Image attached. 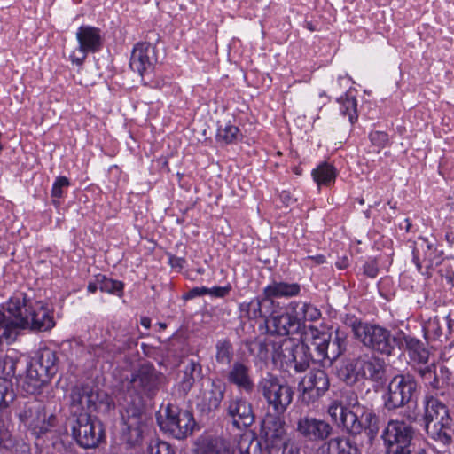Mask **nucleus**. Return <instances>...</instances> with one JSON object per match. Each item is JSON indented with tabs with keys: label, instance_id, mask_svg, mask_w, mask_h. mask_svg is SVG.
Returning a JSON list of instances; mask_svg holds the SVG:
<instances>
[{
	"label": "nucleus",
	"instance_id": "obj_1",
	"mask_svg": "<svg viewBox=\"0 0 454 454\" xmlns=\"http://www.w3.org/2000/svg\"><path fill=\"white\" fill-rule=\"evenodd\" d=\"M163 376L153 364H144L131 373L129 395L120 412L123 427V438L132 447L143 438V427L146 421L145 398L153 399L159 392Z\"/></svg>",
	"mask_w": 454,
	"mask_h": 454
},
{
	"label": "nucleus",
	"instance_id": "obj_2",
	"mask_svg": "<svg viewBox=\"0 0 454 454\" xmlns=\"http://www.w3.org/2000/svg\"><path fill=\"white\" fill-rule=\"evenodd\" d=\"M344 323L351 329L354 338L365 348L381 355H392L399 340V333L393 335L387 328L363 321L356 316H346Z\"/></svg>",
	"mask_w": 454,
	"mask_h": 454
},
{
	"label": "nucleus",
	"instance_id": "obj_3",
	"mask_svg": "<svg viewBox=\"0 0 454 454\" xmlns=\"http://www.w3.org/2000/svg\"><path fill=\"white\" fill-rule=\"evenodd\" d=\"M340 376L348 385L362 380L382 383L386 376L385 361L370 353H363L347 361L340 370Z\"/></svg>",
	"mask_w": 454,
	"mask_h": 454
},
{
	"label": "nucleus",
	"instance_id": "obj_4",
	"mask_svg": "<svg viewBox=\"0 0 454 454\" xmlns=\"http://www.w3.org/2000/svg\"><path fill=\"white\" fill-rule=\"evenodd\" d=\"M423 422L429 437L445 446L452 442V419L448 407L434 396L424 400Z\"/></svg>",
	"mask_w": 454,
	"mask_h": 454
},
{
	"label": "nucleus",
	"instance_id": "obj_5",
	"mask_svg": "<svg viewBox=\"0 0 454 454\" xmlns=\"http://www.w3.org/2000/svg\"><path fill=\"white\" fill-rule=\"evenodd\" d=\"M418 416L415 409L407 406L403 414V420H389L382 434L387 447V454H411L414 436L411 423L418 419Z\"/></svg>",
	"mask_w": 454,
	"mask_h": 454
},
{
	"label": "nucleus",
	"instance_id": "obj_6",
	"mask_svg": "<svg viewBox=\"0 0 454 454\" xmlns=\"http://www.w3.org/2000/svg\"><path fill=\"white\" fill-rule=\"evenodd\" d=\"M272 359L279 361L286 370L294 369L296 373H301L309 367L311 356L309 347L295 339L286 338L272 343Z\"/></svg>",
	"mask_w": 454,
	"mask_h": 454
},
{
	"label": "nucleus",
	"instance_id": "obj_7",
	"mask_svg": "<svg viewBox=\"0 0 454 454\" xmlns=\"http://www.w3.org/2000/svg\"><path fill=\"white\" fill-rule=\"evenodd\" d=\"M419 389V383L412 374L395 375L389 381L387 391L383 396L384 407L387 411H395L416 402Z\"/></svg>",
	"mask_w": 454,
	"mask_h": 454
},
{
	"label": "nucleus",
	"instance_id": "obj_8",
	"mask_svg": "<svg viewBox=\"0 0 454 454\" xmlns=\"http://www.w3.org/2000/svg\"><path fill=\"white\" fill-rule=\"evenodd\" d=\"M257 392L278 415H281L286 411L294 395L292 387L287 384L281 383L279 379L271 373H267L260 379L257 384Z\"/></svg>",
	"mask_w": 454,
	"mask_h": 454
},
{
	"label": "nucleus",
	"instance_id": "obj_9",
	"mask_svg": "<svg viewBox=\"0 0 454 454\" xmlns=\"http://www.w3.org/2000/svg\"><path fill=\"white\" fill-rule=\"evenodd\" d=\"M71 431L74 440L84 449L95 448L105 439L102 423L86 412L77 417Z\"/></svg>",
	"mask_w": 454,
	"mask_h": 454
},
{
	"label": "nucleus",
	"instance_id": "obj_10",
	"mask_svg": "<svg viewBox=\"0 0 454 454\" xmlns=\"http://www.w3.org/2000/svg\"><path fill=\"white\" fill-rule=\"evenodd\" d=\"M158 422L161 429L168 432L176 439H184L191 434L195 421L192 414L187 410H180L176 406L168 404L165 409V419Z\"/></svg>",
	"mask_w": 454,
	"mask_h": 454
},
{
	"label": "nucleus",
	"instance_id": "obj_11",
	"mask_svg": "<svg viewBox=\"0 0 454 454\" xmlns=\"http://www.w3.org/2000/svg\"><path fill=\"white\" fill-rule=\"evenodd\" d=\"M77 48L70 54L69 59L76 66H82L89 53H95L103 46L101 30L96 27L83 25L76 32Z\"/></svg>",
	"mask_w": 454,
	"mask_h": 454
},
{
	"label": "nucleus",
	"instance_id": "obj_12",
	"mask_svg": "<svg viewBox=\"0 0 454 454\" xmlns=\"http://www.w3.org/2000/svg\"><path fill=\"white\" fill-rule=\"evenodd\" d=\"M347 344V335L340 330L335 331L333 338L327 333H318L312 340L318 359L327 361L329 364H332L346 351Z\"/></svg>",
	"mask_w": 454,
	"mask_h": 454
},
{
	"label": "nucleus",
	"instance_id": "obj_13",
	"mask_svg": "<svg viewBox=\"0 0 454 454\" xmlns=\"http://www.w3.org/2000/svg\"><path fill=\"white\" fill-rule=\"evenodd\" d=\"M302 392L301 401L310 405L317 402L328 391L330 381L327 373L324 370H311L301 383Z\"/></svg>",
	"mask_w": 454,
	"mask_h": 454
},
{
	"label": "nucleus",
	"instance_id": "obj_14",
	"mask_svg": "<svg viewBox=\"0 0 454 454\" xmlns=\"http://www.w3.org/2000/svg\"><path fill=\"white\" fill-rule=\"evenodd\" d=\"M331 425L324 419L311 416H301L296 422V432L308 442L326 440L332 434Z\"/></svg>",
	"mask_w": 454,
	"mask_h": 454
},
{
	"label": "nucleus",
	"instance_id": "obj_15",
	"mask_svg": "<svg viewBox=\"0 0 454 454\" xmlns=\"http://www.w3.org/2000/svg\"><path fill=\"white\" fill-rule=\"evenodd\" d=\"M157 63L154 47L149 43H137L131 52L130 68L140 76L151 74Z\"/></svg>",
	"mask_w": 454,
	"mask_h": 454
},
{
	"label": "nucleus",
	"instance_id": "obj_16",
	"mask_svg": "<svg viewBox=\"0 0 454 454\" xmlns=\"http://www.w3.org/2000/svg\"><path fill=\"white\" fill-rule=\"evenodd\" d=\"M21 388L28 395L41 399H49L52 396V387L50 380L40 373L33 365L27 371V374L21 383Z\"/></svg>",
	"mask_w": 454,
	"mask_h": 454
},
{
	"label": "nucleus",
	"instance_id": "obj_17",
	"mask_svg": "<svg viewBox=\"0 0 454 454\" xmlns=\"http://www.w3.org/2000/svg\"><path fill=\"white\" fill-rule=\"evenodd\" d=\"M225 387L213 380L207 387L200 390L196 397V407L202 414H209L217 410L224 397Z\"/></svg>",
	"mask_w": 454,
	"mask_h": 454
},
{
	"label": "nucleus",
	"instance_id": "obj_18",
	"mask_svg": "<svg viewBox=\"0 0 454 454\" xmlns=\"http://www.w3.org/2000/svg\"><path fill=\"white\" fill-rule=\"evenodd\" d=\"M227 416L237 428H246L254 420L251 404L244 398L235 397L227 402Z\"/></svg>",
	"mask_w": 454,
	"mask_h": 454
},
{
	"label": "nucleus",
	"instance_id": "obj_19",
	"mask_svg": "<svg viewBox=\"0 0 454 454\" xmlns=\"http://www.w3.org/2000/svg\"><path fill=\"white\" fill-rule=\"evenodd\" d=\"M264 323L267 333L271 335L286 336L298 333L301 330L287 309L285 313L270 317Z\"/></svg>",
	"mask_w": 454,
	"mask_h": 454
},
{
	"label": "nucleus",
	"instance_id": "obj_20",
	"mask_svg": "<svg viewBox=\"0 0 454 454\" xmlns=\"http://www.w3.org/2000/svg\"><path fill=\"white\" fill-rule=\"evenodd\" d=\"M356 419V423L359 424L357 432L348 433L352 435H357L364 431L368 438V442L372 444L380 431L379 418L375 411L372 407L364 405L357 411Z\"/></svg>",
	"mask_w": 454,
	"mask_h": 454
},
{
	"label": "nucleus",
	"instance_id": "obj_21",
	"mask_svg": "<svg viewBox=\"0 0 454 454\" xmlns=\"http://www.w3.org/2000/svg\"><path fill=\"white\" fill-rule=\"evenodd\" d=\"M43 399L19 400L14 408V414L27 429L33 425L46 406Z\"/></svg>",
	"mask_w": 454,
	"mask_h": 454
},
{
	"label": "nucleus",
	"instance_id": "obj_22",
	"mask_svg": "<svg viewBox=\"0 0 454 454\" xmlns=\"http://www.w3.org/2000/svg\"><path fill=\"white\" fill-rule=\"evenodd\" d=\"M412 262L418 271L422 270V262H427V267H432L434 263L440 262V254L434 243L427 238H419V242L412 249Z\"/></svg>",
	"mask_w": 454,
	"mask_h": 454
},
{
	"label": "nucleus",
	"instance_id": "obj_23",
	"mask_svg": "<svg viewBox=\"0 0 454 454\" xmlns=\"http://www.w3.org/2000/svg\"><path fill=\"white\" fill-rule=\"evenodd\" d=\"M227 374V380L239 390L250 394L254 389V382L250 376V367L243 361H236Z\"/></svg>",
	"mask_w": 454,
	"mask_h": 454
},
{
	"label": "nucleus",
	"instance_id": "obj_24",
	"mask_svg": "<svg viewBox=\"0 0 454 454\" xmlns=\"http://www.w3.org/2000/svg\"><path fill=\"white\" fill-rule=\"evenodd\" d=\"M262 431L269 442L270 449L272 448L274 450L278 447V443L284 440L286 434L285 422L278 414L277 416L268 415L263 419Z\"/></svg>",
	"mask_w": 454,
	"mask_h": 454
},
{
	"label": "nucleus",
	"instance_id": "obj_25",
	"mask_svg": "<svg viewBox=\"0 0 454 454\" xmlns=\"http://www.w3.org/2000/svg\"><path fill=\"white\" fill-rule=\"evenodd\" d=\"M396 346L400 348L405 347L411 360L419 364H427L429 359V351L420 340L399 332V338Z\"/></svg>",
	"mask_w": 454,
	"mask_h": 454
},
{
	"label": "nucleus",
	"instance_id": "obj_26",
	"mask_svg": "<svg viewBox=\"0 0 454 454\" xmlns=\"http://www.w3.org/2000/svg\"><path fill=\"white\" fill-rule=\"evenodd\" d=\"M202 378L203 372L200 363L192 358L188 359L182 371V376L178 383V391L183 395H186L194 384L202 380Z\"/></svg>",
	"mask_w": 454,
	"mask_h": 454
},
{
	"label": "nucleus",
	"instance_id": "obj_27",
	"mask_svg": "<svg viewBox=\"0 0 454 454\" xmlns=\"http://www.w3.org/2000/svg\"><path fill=\"white\" fill-rule=\"evenodd\" d=\"M97 399V395L89 386H76L70 393L71 405L77 408L76 411L95 410Z\"/></svg>",
	"mask_w": 454,
	"mask_h": 454
},
{
	"label": "nucleus",
	"instance_id": "obj_28",
	"mask_svg": "<svg viewBox=\"0 0 454 454\" xmlns=\"http://www.w3.org/2000/svg\"><path fill=\"white\" fill-rule=\"evenodd\" d=\"M317 454H361V451L349 439L335 437L324 442L317 449Z\"/></svg>",
	"mask_w": 454,
	"mask_h": 454
},
{
	"label": "nucleus",
	"instance_id": "obj_29",
	"mask_svg": "<svg viewBox=\"0 0 454 454\" xmlns=\"http://www.w3.org/2000/svg\"><path fill=\"white\" fill-rule=\"evenodd\" d=\"M59 424L56 414L48 412L45 409L41 416L34 421L33 425L28 428L30 434L36 439L42 438L48 433L52 432Z\"/></svg>",
	"mask_w": 454,
	"mask_h": 454
},
{
	"label": "nucleus",
	"instance_id": "obj_30",
	"mask_svg": "<svg viewBox=\"0 0 454 454\" xmlns=\"http://www.w3.org/2000/svg\"><path fill=\"white\" fill-rule=\"evenodd\" d=\"M268 295L275 298L290 299L300 295L301 286L298 283H289L285 281L273 280L265 287Z\"/></svg>",
	"mask_w": 454,
	"mask_h": 454
},
{
	"label": "nucleus",
	"instance_id": "obj_31",
	"mask_svg": "<svg viewBox=\"0 0 454 454\" xmlns=\"http://www.w3.org/2000/svg\"><path fill=\"white\" fill-rule=\"evenodd\" d=\"M58 357L54 351L50 348L42 350L38 361L32 364L42 375L46 376L50 380L58 372Z\"/></svg>",
	"mask_w": 454,
	"mask_h": 454
},
{
	"label": "nucleus",
	"instance_id": "obj_32",
	"mask_svg": "<svg viewBox=\"0 0 454 454\" xmlns=\"http://www.w3.org/2000/svg\"><path fill=\"white\" fill-rule=\"evenodd\" d=\"M337 169L335 167L328 162L320 163L311 172L313 180L316 182L318 188L322 186H331L335 183L337 177Z\"/></svg>",
	"mask_w": 454,
	"mask_h": 454
},
{
	"label": "nucleus",
	"instance_id": "obj_33",
	"mask_svg": "<svg viewBox=\"0 0 454 454\" xmlns=\"http://www.w3.org/2000/svg\"><path fill=\"white\" fill-rule=\"evenodd\" d=\"M342 398L343 405L348 411V423L350 424L349 427H351V430H356V427L359 426V424L356 423V414H357V411L364 405L359 403L358 396L353 390H345L342 393Z\"/></svg>",
	"mask_w": 454,
	"mask_h": 454
},
{
	"label": "nucleus",
	"instance_id": "obj_34",
	"mask_svg": "<svg viewBox=\"0 0 454 454\" xmlns=\"http://www.w3.org/2000/svg\"><path fill=\"white\" fill-rule=\"evenodd\" d=\"M328 414L337 426L342 427L347 433L357 432L358 429L351 430L350 424L348 423V411L342 403L333 401L328 407ZM356 428H358V426Z\"/></svg>",
	"mask_w": 454,
	"mask_h": 454
},
{
	"label": "nucleus",
	"instance_id": "obj_35",
	"mask_svg": "<svg viewBox=\"0 0 454 454\" xmlns=\"http://www.w3.org/2000/svg\"><path fill=\"white\" fill-rule=\"evenodd\" d=\"M215 362L223 366H231L234 358V348L229 339L218 340L215 343Z\"/></svg>",
	"mask_w": 454,
	"mask_h": 454
},
{
	"label": "nucleus",
	"instance_id": "obj_36",
	"mask_svg": "<svg viewBox=\"0 0 454 454\" xmlns=\"http://www.w3.org/2000/svg\"><path fill=\"white\" fill-rule=\"evenodd\" d=\"M340 104V112L342 115L348 116L349 122L353 125L358 118L357 115V100L355 96L348 92L344 96H340L338 99Z\"/></svg>",
	"mask_w": 454,
	"mask_h": 454
},
{
	"label": "nucleus",
	"instance_id": "obj_37",
	"mask_svg": "<svg viewBox=\"0 0 454 454\" xmlns=\"http://www.w3.org/2000/svg\"><path fill=\"white\" fill-rule=\"evenodd\" d=\"M239 317L248 320L262 318V309L259 296L250 301L241 302L239 306Z\"/></svg>",
	"mask_w": 454,
	"mask_h": 454
},
{
	"label": "nucleus",
	"instance_id": "obj_38",
	"mask_svg": "<svg viewBox=\"0 0 454 454\" xmlns=\"http://www.w3.org/2000/svg\"><path fill=\"white\" fill-rule=\"evenodd\" d=\"M99 290L104 293L121 297L123 294L124 284L121 281L107 278L106 275L98 274Z\"/></svg>",
	"mask_w": 454,
	"mask_h": 454
},
{
	"label": "nucleus",
	"instance_id": "obj_39",
	"mask_svg": "<svg viewBox=\"0 0 454 454\" xmlns=\"http://www.w3.org/2000/svg\"><path fill=\"white\" fill-rule=\"evenodd\" d=\"M239 129L237 126L228 121L223 125L219 124L216 133V140L225 145L232 144L237 140Z\"/></svg>",
	"mask_w": 454,
	"mask_h": 454
},
{
	"label": "nucleus",
	"instance_id": "obj_40",
	"mask_svg": "<svg viewBox=\"0 0 454 454\" xmlns=\"http://www.w3.org/2000/svg\"><path fill=\"white\" fill-rule=\"evenodd\" d=\"M259 299L262 309V318H264L266 321L270 317H275L278 314L279 303L274 300V296L267 294L265 288H263L262 295L259 296Z\"/></svg>",
	"mask_w": 454,
	"mask_h": 454
},
{
	"label": "nucleus",
	"instance_id": "obj_41",
	"mask_svg": "<svg viewBox=\"0 0 454 454\" xmlns=\"http://www.w3.org/2000/svg\"><path fill=\"white\" fill-rule=\"evenodd\" d=\"M70 186V181L67 177L64 176H59L56 177L51 192V196L52 199V204L55 207H59L61 204V199L64 197L65 191Z\"/></svg>",
	"mask_w": 454,
	"mask_h": 454
},
{
	"label": "nucleus",
	"instance_id": "obj_42",
	"mask_svg": "<svg viewBox=\"0 0 454 454\" xmlns=\"http://www.w3.org/2000/svg\"><path fill=\"white\" fill-rule=\"evenodd\" d=\"M424 337L427 341L439 340L442 335L440 318L434 317L426 321L422 327Z\"/></svg>",
	"mask_w": 454,
	"mask_h": 454
},
{
	"label": "nucleus",
	"instance_id": "obj_43",
	"mask_svg": "<svg viewBox=\"0 0 454 454\" xmlns=\"http://www.w3.org/2000/svg\"><path fill=\"white\" fill-rule=\"evenodd\" d=\"M254 447V454H258L260 450V442L255 441L249 434H242L234 449H231V451H234V454H250V448Z\"/></svg>",
	"mask_w": 454,
	"mask_h": 454
},
{
	"label": "nucleus",
	"instance_id": "obj_44",
	"mask_svg": "<svg viewBox=\"0 0 454 454\" xmlns=\"http://www.w3.org/2000/svg\"><path fill=\"white\" fill-rule=\"evenodd\" d=\"M199 454H234V451L225 441L215 440L201 448Z\"/></svg>",
	"mask_w": 454,
	"mask_h": 454
},
{
	"label": "nucleus",
	"instance_id": "obj_45",
	"mask_svg": "<svg viewBox=\"0 0 454 454\" xmlns=\"http://www.w3.org/2000/svg\"><path fill=\"white\" fill-rule=\"evenodd\" d=\"M308 304L309 302L306 301H291L287 306V309L291 311L301 329L305 325L307 315V311L305 310L307 309L306 306H308Z\"/></svg>",
	"mask_w": 454,
	"mask_h": 454
},
{
	"label": "nucleus",
	"instance_id": "obj_46",
	"mask_svg": "<svg viewBox=\"0 0 454 454\" xmlns=\"http://www.w3.org/2000/svg\"><path fill=\"white\" fill-rule=\"evenodd\" d=\"M14 399L12 384L6 378H0V409L6 408Z\"/></svg>",
	"mask_w": 454,
	"mask_h": 454
},
{
	"label": "nucleus",
	"instance_id": "obj_47",
	"mask_svg": "<svg viewBox=\"0 0 454 454\" xmlns=\"http://www.w3.org/2000/svg\"><path fill=\"white\" fill-rule=\"evenodd\" d=\"M270 454H300V448L298 443L294 439H284L278 443V447L272 450L270 449Z\"/></svg>",
	"mask_w": 454,
	"mask_h": 454
},
{
	"label": "nucleus",
	"instance_id": "obj_48",
	"mask_svg": "<svg viewBox=\"0 0 454 454\" xmlns=\"http://www.w3.org/2000/svg\"><path fill=\"white\" fill-rule=\"evenodd\" d=\"M148 454H176L172 445L158 439L151 441L147 449Z\"/></svg>",
	"mask_w": 454,
	"mask_h": 454
},
{
	"label": "nucleus",
	"instance_id": "obj_49",
	"mask_svg": "<svg viewBox=\"0 0 454 454\" xmlns=\"http://www.w3.org/2000/svg\"><path fill=\"white\" fill-rule=\"evenodd\" d=\"M17 361L10 356H0V372L4 376V378H12L16 373Z\"/></svg>",
	"mask_w": 454,
	"mask_h": 454
},
{
	"label": "nucleus",
	"instance_id": "obj_50",
	"mask_svg": "<svg viewBox=\"0 0 454 454\" xmlns=\"http://www.w3.org/2000/svg\"><path fill=\"white\" fill-rule=\"evenodd\" d=\"M362 273L364 277L375 278L379 272V262L376 258H368L361 268Z\"/></svg>",
	"mask_w": 454,
	"mask_h": 454
},
{
	"label": "nucleus",
	"instance_id": "obj_51",
	"mask_svg": "<svg viewBox=\"0 0 454 454\" xmlns=\"http://www.w3.org/2000/svg\"><path fill=\"white\" fill-rule=\"evenodd\" d=\"M369 139L372 145L376 146L378 151L384 148L388 144V135L384 131H372L369 134Z\"/></svg>",
	"mask_w": 454,
	"mask_h": 454
},
{
	"label": "nucleus",
	"instance_id": "obj_52",
	"mask_svg": "<svg viewBox=\"0 0 454 454\" xmlns=\"http://www.w3.org/2000/svg\"><path fill=\"white\" fill-rule=\"evenodd\" d=\"M14 445V440L9 429L4 426H0V446L5 449H11Z\"/></svg>",
	"mask_w": 454,
	"mask_h": 454
},
{
	"label": "nucleus",
	"instance_id": "obj_53",
	"mask_svg": "<svg viewBox=\"0 0 454 454\" xmlns=\"http://www.w3.org/2000/svg\"><path fill=\"white\" fill-rule=\"evenodd\" d=\"M207 294L216 297V298H224L229 295L231 291V286L230 284L224 286H213L211 288L207 287Z\"/></svg>",
	"mask_w": 454,
	"mask_h": 454
},
{
	"label": "nucleus",
	"instance_id": "obj_54",
	"mask_svg": "<svg viewBox=\"0 0 454 454\" xmlns=\"http://www.w3.org/2000/svg\"><path fill=\"white\" fill-rule=\"evenodd\" d=\"M306 322H316L321 317L322 313L320 309L312 303L309 302L308 306H306Z\"/></svg>",
	"mask_w": 454,
	"mask_h": 454
},
{
	"label": "nucleus",
	"instance_id": "obj_55",
	"mask_svg": "<svg viewBox=\"0 0 454 454\" xmlns=\"http://www.w3.org/2000/svg\"><path fill=\"white\" fill-rule=\"evenodd\" d=\"M207 292H208L207 287H206V286L193 287L192 289L188 291L184 295V299H185V300L193 299L198 296H202V295L207 294Z\"/></svg>",
	"mask_w": 454,
	"mask_h": 454
},
{
	"label": "nucleus",
	"instance_id": "obj_56",
	"mask_svg": "<svg viewBox=\"0 0 454 454\" xmlns=\"http://www.w3.org/2000/svg\"><path fill=\"white\" fill-rule=\"evenodd\" d=\"M106 348H109L108 354L106 356H103V358L108 360L109 358H113L115 355L121 354L126 348H129V344L122 343L121 345L114 346L113 348L107 345Z\"/></svg>",
	"mask_w": 454,
	"mask_h": 454
},
{
	"label": "nucleus",
	"instance_id": "obj_57",
	"mask_svg": "<svg viewBox=\"0 0 454 454\" xmlns=\"http://www.w3.org/2000/svg\"><path fill=\"white\" fill-rule=\"evenodd\" d=\"M279 199L281 202L286 206L288 207L295 202V199L292 195V193L289 191H282L279 193Z\"/></svg>",
	"mask_w": 454,
	"mask_h": 454
},
{
	"label": "nucleus",
	"instance_id": "obj_58",
	"mask_svg": "<svg viewBox=\"0 0 454 454\" xmlns=\"http://www.w3.org/2000/svg\"><path fill=\"white\" fill-rule=\"evenodd\" d=\"M168 261L172 268L179 270L183 269L184 267V264L186 263V260L184 258L177 257L175 255H170Z\"/></svg>",
	"mask_w": 454,
	"mask_h": 454
},
{
	"label": "nucleus",
	"instance_id": "obj_59",
	"mask_svg": "<svg viewBox=\"0 0 454 454\" xmlns=\"http://www.w3.org/2000/svg\"><path fill=\"white\" fill-rule=\"evenodd\" d=\"M98 289H99V284H98V275H96L94 277V280L88 283L87 290L88 292L94 294Z\"/></svg>",
	"mask_w": 454,
	"mask_h": 454
},
{
	"label": "nucleus",
	"instance_id": "obj_60",
	"mask_svg": "<svg viewBox=\"0 0 454 454\" xmlns=\"http://www.w3.org/2000/svg\"><path fill=\"white\" fill-rule=\"evenodd\" d=\"M335 265L340 270H345L348 266V259L347 257L340 258L335 262Z\"/></svg>",
	"mask_w": 454,
	"mask_h": 454
},
{
	"label": "nucleus",
	"instance_id": "obj_61",
	"mask_svg": "<svg viewBox=\"0 0 454 454\" xmlns=\"http://www.w3.org/2000/svg\"><path fill=\"white\" fill-rule=\"evenodd\" d=\"M140 324L145 329H149L151 326V319L148 317H142L140 319Z\"/></svg>",
	"mask_w": 454,
	"mask_h": 454
},
{
	"label": "nucleus",
	"instance_id": "obj_62",
	"mask_svg": "<svg viewBox=\"0 0 454 454\" xmlns=\"http://www.w3.org/2000/svg\"><path fill=\"white\" fill-rule=\"evenodd\" d=\"M158 325H159V328H160V331L166 329V327H167V324L163 323V322H159Z\"/></svg>",
	"mask_w": 454,
	"mask_h": 454
},
{
	"label": "nucleus",
	"instance_id": "obj_63",
	"mask_svg": "<svg viewBox=\"0 0 454 454\" xmlns=\"http://www.w3.org/2000/svg\"><path fill=\"white\" fill-rule=\"evenodd\" d=\"M445 237H446L447 241L450 243L452 241V239L454 238L452 233H447Z\"/></svg>",
	"mask_w": 454,
	"mask_h": 454
},
{
	"label": "nucleus",
	"instance_id": "obj_64",
	"mask_svg": "<svg viewBox=\"0 0 454 454\" xmlns=\"http://www.w3.org/2000/svg\"><path fill=\"white\" fill-rule=\"evenodd\" d=\"M405 223H406L405 230H406V231H409L411 227V223H410L409 219L405 220Z\"/></svg>",
	"mask_w": 454,
	"mask_h": 454
}]
</instances>
